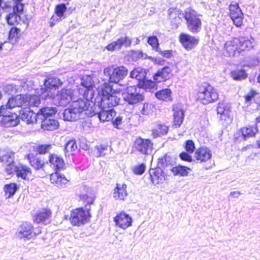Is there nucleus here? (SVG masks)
I'll return each mask as SVG.
<instances>
[{
  "label": "nucleus",
  "mask_w": 260,
  "mask_h": 260,
  "mask_svg": "<svg viewBox=\"0 0 260 260\" xmlns=\"http://www.w3.org/2000/svg\"><path fill=\"white\" fill-rule=\"evenodd\" d=\"M77 148V145L76 141L74 140H70L67 142L64 147V151L66 153H71L75 151Z\"/></svg>",
  "instance_id": "obj_48"
},
{
  "label": "nucleus",
  "mask_w": 260,
  "mask_h": 260,
  "mask_svg": "<svg viewBox=\"0 0 260 260\" xmlns=\"http://www.w3.org/2000/svg\"><path fill=\"white\" fill-rule=\"evenodd\" d=\"M146 170V165L144 163L133 166L132 170L134 174L138 175L143 174Z\"/></svg>",
  "instance_id": "obj_49"
},
{
  "label": "nucleus",
  "mask_w": 260,
  "mask_h": 260,
  "mask_svg": "<svg viewBox=\"0 0 260 260\" xmlns=\"http://www.w3.org/2000/svg\"><path fill=\"white\" fill-rule=\"evenodd\" d=\"M185 150L188 153H192L194 149V144L193 142L191 140H187L186 141L185 146Z\"/></svg>",
  "instance_id": "obj_57"
},
{
  "label": "nucleus",
  "mask_w": 260,
  "mask_h": 260,
  "mask_svg": "<svg viewBox=\"0 0 260 260\" xmlns=\"http://www.w3.org/2000/svg\"><path fill=\"white\" fill-rule=\"evenodd\" d=\"M104 74L108 78L110 82L118 83L127 75V70L123 66L116 68L108 67L104 69Z\"/></svg>",
  "instance_id": "obj_7"
},
{
  "label": "nucleus",
  "mask_w": 260,
  "mask_h": 260,
  "mask_svg": "<svg viewBox=\"0 0 260 260\" xmlns=\"http://www.w3.org/2000/svg\"><path fill=\"white\" fill-rule=\"evenodd\" d=\"M23 12L14 11L8 14L6 17L7 22L10 25H15L21 21L20 15Z\"/></svg>",
  "instance_id": "obj_37"
},
{
  "label": "nucleus",
  "mask_w": 260,
  "mask_h": 260,
  "mask_svg": "<svg viewBox=\"0 0 260 260\" xmlns=\"http://www.w3.org/2000/svg\"><path fill=\"white\" fill-rule=\"evenodd\" d=\"M230 15L234 24L240 27L242 25L243 19V14L239 5L237 3H232L229 6Z\"/></svg>",
  "instance_id": "obj_13"
},
{
  "label": "nucleus",
  "mask_w": 260,
  "mask_h": 260,
  "mask_svg": "<svg viewBox=\"0 0 260 260\" xmlns=\"http://www.w3.org/2000/svg\"><path fill=\"white\" fill-rule=\"evenodd\" d=\"M241 132L243 137L246 138L254 136L257 129L255 126H248L241 128Z\"/></svg>",
  "instance_id": "obj_44"
},
{
  "label": "nucleus",
  "mask_w": 260,
  "mask_h": 260,
  "mask_svg": "<svg viewBox=\"0 0 260 260\" xmlns=\"http://www.w3.org/2000/svg\"><path fill=\"white\" fill-rule=\"evenodd\" d=\"M80 199L81 200L87 203L88 205L92 204L94 199L91 193H84L80 194Z\"/></svg>",
  "instance_id": "obj_54"
},
{
  "label": "nucleus",
  "mask_w": 260,
  "mask_h": 260,
  "mask_svg": "<svg viewBox=\"0 0 260 260\" xmlns=\"http://www.w3.org/2000/svg\"><path fill=\"white\" fill-rule=\"evenodd\" d=\"M217 90L210 84L204 83L199 86L197 99L201 103L206 105L213 103L218 99Z\"/></svg>",
  "instance_id": "obj_4"
},
{
  "label": "nucleus",
  "mask_w": 260,
  "mask_h": 260,
  "mask_svg": "<svg viewBox=\"0 0 260 260\" xmlns=\"http://www.w3.org/2000/svg\"><path fill=\"white\" fill-rule=\"evenodd\" d=\"M180 157L183 160L190 162L192 161V157L188 153L186 152H182L180 154Z\"/></svg>",
  "instance_id": "obj_60"
},
{
  "label": "nucleus",
  "mask_w": 260,
  "mask_h": 260,
  "mask_svg": "<svg viewBox=\"0 0 260 260\" xmlns=\"http://www.w3.org/2000/svg\"><path fill=\"white\" fill-rule=\"evenodd\" d=\"M101 110L98 113V117L103 122L113 120L116 115L114 110H111L107 108H101Z\"/></svg>",
  "instance_id": "obj_34"
},
{
  "label": "nucleus",
  "mask_w": 260,
  "mask_h": 260,
  "mask_svg": "<svg viewBox=\"0 0 260 260\" xmlns=\"http://www.w3.org/2000/svg\"><path fill=\"white\" fill-rule=\"evenodd\" d=\"M173 123L176 127H179L184 119V113L182 106L180 104L173 105Z\"/></svg>",
  "instance_id": "obj_19"
},
{
  "label": "nucleus",
  "mask_w": 260,
  "mask_h": 260,
  "mask_svg": "<svg viewBox=\"0 0 260 260\" xmlns=\"http://www.w3.org/2000/svg\"><path fill=\"white\" fill-rule=\"evenodd\" d=\"M23 1V0H11L13 11L23 12L24 9Z\"/></svg>",
  "instance_id": "obj_50"
},
{
  "label": "nucleus",
  "mask_w": 260,
  "mask_h": 260,
  "mask_svg": "<svg viewBox=\"0 0 260 260\" xmlns=\"http://www.w3.org/2000/svg\"><path fill=\"white\" fill-rule=\"evenodd\" d=\"M126 185L124 183H117L113 191V198L117 200L124 201L127 196Z\"/></svg>",
  "instance_id": "obj_27"
},
{
  "label": "nucleus",
  "mask_w": 260,
  "mask_h": 260,
  "mask_svg": "<svg viewBox=\"0 0 260 260\" xmlns=\"http://www.w3.org/2000/svg\"><path fill=\"white\" fill-rule=\"evenodd\" d=\"M161 172L160 169L152 170L150 171L151 180L153 184H157L162 181L164 176L161 174Z\"/></svg>",
  "instance_id": "obj_38"
},
{
  "label": "nucleus",
  "mask_w": 260,
  "mask_h": 260,
  "mask_svg": "<svg viewBox=\"0 0 260 260\" xmlns=\"http://www.w3.org/2000/svg\"><path fill=\"white\" fill-rule=\"evenodd\" d=\"M50 179L51 182L58 188L65 187L69 181L64 175L60 174L57 172L52 173Z\"/></svg>",
  "instance_id": "obj_25"
},
{
  "label": "nucleus",
  "mask_w": 260,
  "mask_h": 260,
  "mask_svg": "<svg viewBox=\"0 0 260 260\" xmlns=\"http://www.w3.org/2000/svg\"><path fill=\"white\" fill-rule=\"evenodd\" d=\"M19 116L27 124L35 123L38 119L36 114L29 108L21 109Z\"/></svg>",
  "instance_id": "obj_22"
},
{
  "label": "nucleus",
  "mask_w": 260,
  "mask_h": 260,
  "mask_svg": "<svg viewBox=\"0 0 260 260\" xmlns=\"http://www.w3.org/2000/svg\"><path fill=\"white\" fill-rule=\"evenodd\" d=\"M81 85L88 89H91L93 85V80L91 77L89 76H84L81 80Z\"/></svg>",
  "instance_id": "obj_51"
},
{
  "label": "nucleus",
  "mask_w": 260,
  "mask_h": 260,
  "mask_svg": "<svg viewBox=\"0 0 260 260\" xmlns=\"http://www.w3.org/2000/svg\"><path fill=\"white\" fill-rule=\"evenodd\" d=\"M62 85V82L56 77L48 78L44 80V87L38 89L37 93L42 96V98L47 99L52 97L53 94L51 88H57Z\"/></svg>",
  "instance_id": "obj_8"
},
{
  "label": "nucleus",
  "mask_w": 260,
  "mask_h": 260,
  "mask_svg": "<svg viewBox=\"0 0 260 260\" xmlns=\"http://www.w3.org/2000/svg\"><path fill=\"white\" fill-rule=\"evenodd\" d=\"M75 94L76 100H81L88 101L90 103L89 100H92L93 95V91L91 89H88L84 86H80L78 91L74 92Z\"/></svg>",
  "instance_id": "obj_23"
},
{
  "label": "nucleus",
  "mask_w": 260,
  "mask_h": 260,
  "mask_svg": "<svg viewBox=\"0 0 260 260\" xmlns=\"http://www.w3.org/2000/svg\"><path fill=\"white\" fill-rule=\"evenodd\" d=\"M126 91L124 100L129 104H136L144 99V95L137 91V88L135 86L127 87Z\"/></svg>",
  "instance_id": "obj_12"
},
{
  "label": "nucleus",
  "mask_w": 260,
  "mask_h": 260,
  "mask_svg": "<svg viewBox=\"0 0 260 260\" xmlns=\"http://www.w3.org/2000/svg\"><path fill=\"white\" fill-rule=\"evenodd\" d=\"M172 76V70L170 67L166 66L157 71L153 76V79L156 82H160L169 79Z\"/></svg>",
  "instance_id": "obj_21"
},
{
  "label": "nucleus",
  "mask_w": 260,
  "mask_h": 260,
  "mask_svg": "<svg viewBox=\"0 0 260 260\" xmlns=\"http://www.w3.org/2000/svg\"><path fill=\"white\" fill-rule=\"evenodd\" d=\"M16 175L23 179L28 180L31 177V171L28 167L21 164H18Z\"/></svg>",
  "instance_id": "obj_32"
},
{
  "label": "nucleus",
  "mask_w": 260,
  "mask_h": 260,
  "mask_svg": "<svg viewBox=\"0 0 260 260\" xmlns=\"http://www.w3.org/2000/svg\"><path fill=\"white\" fill-rule=\"evenodd\" d=\"M190 170L189 168L182 166H177L171 169V171L174 175L182 176H187L188 174V171Z\"/></svg>",
  "instance_id": "obj_41"
},
{
  "label": "nucleus",
  "mask_w": 260,
  "mask_h": 260,
  "mask_svg": "<svg viewBox=\"0 0 260 260\" xmlns=\"http://www.w3.org/2000/svg\"><path fill=\"white\" fill-rule=\"evenodd\" d=\"M158 52H159L163 56L166 57H169L171 55V52L169 50L162 51L159 48V51Z\"/></svg>",
  "instance_id": "obj_62"
},
{
  "label": "nucleus",
  "mask_w": 260,
  "mask_h": 260,
  "mask_svg": "<svg viewBox=\"0 0 260 260\" xmlns=\"http://www.w3.org/2000/svg\"><path fill=\"white\" fill-rule=\"evenodd\" d=\"M58 126V122L52 117L41 120V127L44 130L54 131Z\"/></svg>",
  "instance_id": "obj_33"
},
{
  "label": "nucleus",
  "mask_w": 260,
  "mask_h": 260,
  "mask_svg": "<svg viewBox=\"0 0 260 260\" xmlns=\"http://www.w3.org/2000/svg\"><path fill=\"white\" fill-rule=\"evenodd\" d=\"M49 162L50 166L55 171L62 169L65 166V163L62 157L57 154H50Z\"/></svg>",
  "instance_id": "obj_26"
},
{
  "label": "nucleus",
  "mask_w": 260,
  "mask_h": 260,
  "mask_svg": "<svg viewBox=\"0 0 260 260\" xmlns=\"http://www.w3.org/2000/svg\"><path fill=\"white\" fill-rule=\"evenodd\" d=\"M20 31V29L16 27L12 28L9 32L10 40H11L12 42L15 41L16 39L18 37Z\"/></svg>",
  "instance_id": "obj_56"
},
{
  "label": "nucleus",
  "mask_w": 260,
  "mask_h": 260,
  "mask_svg": "<svg viewBox=\"0 0 260 260\" xmlns=\"http://www.w3.org/2000/svg\"><path fill=\"white\" fill-rule=\"evenodd\" d=\"M179 41L186 50H190L197 46L199 39L186 33H181L179 36Z\"/></svg>",
  "instance_id": "obj_14"
},
{
  "label": "nucleus",
  "mask_w": 260,
  "mask_h": 260,
  "mask_svg": "<svg viewBox=\"0 0 260 260\" xmlns=\"http://www.w3.org/2000/svg\"><path fill=\"white\" fill-rule=\"evenodd\" d=\"M212 156L211 150L207 147H202L197 150L194 153V157L198 160L201 162L207 161Z\"/></svg>",
  "instance_id": "obj_28"
},
{
  "label": "nucleus",
  "mask_w": 260,
  "mask_h": 260,
  "mask_svg": "<svg viewBox=\"0 0 260 260\" xmlns=\"http://www.w3.org/2000/svg\"><path fill=\"white\" fill-rule=\"evenodd\" d=\"M56 112L57 110L55 107H44L39 110L36 114V116L38 119L42 120L53 117Z\"/></svg>",
  "instance_id": "obj_24"
},
{
  "label": "nucleus",
  "mask_w": 260,
  "mask_h": 260,
  "mask_svg": "<svg viewBox=\"0 0 260 260\" xmlns=\"http://www.w3.org/2000/svg\"><path fill=\"white\" fill-rule=\"evenodd\" d=\"M174 162V158L166 154L158 159V166L159 168H165L170 165H172Z\"/></svg>",
  "instance_id": "obj_43"
},
{
  "label": "nucleus",
  "mask_w": 260,
  "mask_h": 260,
  "mask_svg": "<svg viewBox=\"0 0 260 260\" xmlns=\"http://www.w3.org/2000/svg\"><path fill=\"white\" fill-rule=\"evenodd\" d=\"M169 18L174 27H177L183 18H185V12L182 13L179 10H173L170 12Z\"/></svg>",
  "instance_id": "obj_29"
},
{
  "label": "nucleus",
  "mask_w": 260,
  "mask_h": 260,
  "mask_svg": "<svg viewBox=\"0 0 260 260\" xmlns=\"http://www.w3.org/2000/svg\"><path fill=\"white\" fill-rule=\"evenodd\" d=\"M153 106L148 103H144L141 110V113L144 115L150 114L153 111Z\"/></svg>",
  "instance_id": "obj_55"
},
{
  "label": "nucleus",
  "mask_w": 260,
  "mask_h": 260,
  "mask_svg": "<svg viewBox=\"0 0 260 260\" xmlns=\"http://www.w3.org/2000/svg\"><path fill=\"white\" fill-rule=\"evenodd\" d=\"M139 85L141 87L151 89H154L156 86V84L150 80H147L145 78L139 82Z\"/></svg>",
  "instance_id": "obj_47"
},
{
  "label": "nucleus",
  "mask_w": 260,
  "mask_h": 260,
  "mask_svg": "<svg viewBox=\"0 0 260 260\" xmlns=\"http://www.w3.org/2000/svg\"><path fill=\"white\" fill-rule=\"evenodd\" d=\"M231 74L233 79L237 81L242 80L247 77L246 72L243 70L232 71Z\"/></svg>",
  "instance_id": "obj_45"
},
{
  "label": "nucleus",
  "mask_w": 260,
  "mask_h": 260,
  "mask_svg": "<svg viewBox=\"0 0 260 260\" xmlns=\"http://www.w3.org/2000/svg\"><path fill=\"white\" fill-rule=\"evenodd\" d=\"M19 123L18 116L16 114L3 116L2 120V124L5 127L15 126Z\"/></svg>",
  "instance_id": "obj_31"
},
{
  "label": "nucleus",
  "mask_w": 260,
  "mask_h": 260,
  "mask_svg": "<svg viewBox=\"0 0 260 260\" xmlns=\"http://www.w3.org/2000/svg\"><path fill=\"white\" fill-rule=\"evenodd\" d=\"M24 106L38 107L41 100L39 96L34 94L24 95Z\"/></svg>",
  "instance_id": "obj_35"
},
{
  "label": "nucleus",
  "mask_w": 260,
  "mask_h": 260,
  "mask_svg": "<svg viewBox=\"0 0 260 260\" xmlns=\"http://www.w3.org/2000/svg\"><path fill=\"white\" fill-rule=\"evenodd\" d=\"M136 149L143 154H149L152 152L153 144L149 139L138 138L135 142Z\"/></svg>",
  "instance_id": "obj_16"
},
{
  "label": "nucleus",
  "mask_w": 260,
  "mask_h": 260,
  "mask_svg": "<svg viewBox=\"0 0 260 260\" xmlns=\"http://www.w3.org/2000/svg\"><path fill=\"white\" fill-rule=\"evenodd\" d=\"M114 221L116 226L126 230L132 225L133 219L128 214L121 212L114 217Z\"/></svg>",
  "instance_id": "obj_15"
},
{
  "label": "nucleus",
  "mask_w": 260,
  "mask_h": 260,
  "mask_svg": "<svg viewBox=\"0 0 260 260\" xmlns=\"http://www.w3.org/2000/svg\"><path fill=\"white\" fill-rule=\"evenodd\" d=\"M24 94L17 95L9 100L6 107L9 109H13L16 107L24 106Z\"/></svg>",
  "instance_id": "obj_30"
},
{
  "label": "nucleus",
  "mask_w": 260,
  "mask_h": 260,
  "mask_svg": "<svg viewBox=\"0 0 260 260\" xmlns=\"http://www.w3.org/2000/svg\"><path fill=\"white\" fill-rule=\"evenodd\" d=\"M112 87L106 83L98 89L95 101L101 108H107L113 110V108L117 105L120 99L113 95Z\"/></svg>",
  "instance_id": "obj_2"
},
{
  "label": "nucleus",
  "mask_w": 260,
  "mask_h": 260,
  "mask_svg": "<svg viewBox=\"0 0 260 260\" xmlns=\"http://www.w3.org/2000/svg\"><path fill=\"white\" fill-rule=\"evenodd\" d=\"M148 43L157 51H159L158 39L155 36L150 37L148 38Z\"/></svg>",
  "instance_id": "obj_53"
},
{
  "label": "nucleus",
  "mask_w": 260,
  "mask_h": 260,
  "mask_svg": "<svg viewBox=\"0 0 260 260\" xmlns=\"http://www.w3.org/2000/svg\"><path fill=\"white\" fill-rule=\"evenodd\" d=\"M217 114L222 123L228 124L232 121L231 106L225 103H219L217 106Z\"/></svg>",
  "instance_id": "obj_11"
},
{
  "label": "nucleus",
  "mask_w": 260,
  "mask_h": 260,
  "mask_svg": "<svg viewBox=\"0 0 260 260\" xmlns=\"http://www.w3.org/2000/svg\"><path fill=\"white\" fill-rule=\"evenodd\" d=\"M51 214L49 209H42L34 216V221L37 223L47 224L50 222Z\"/></svg>",
  "instance_id": "obj_20"
},
{
  "label": "nucleus",
  "mask_w": 260,
  "mask_h": 260,
  "mask_svg": "<svg viewBox=\"0 0 260 260\" xmlns=\"http://www.w3.org/2000/svg\"><path fill=\"white\" fill-rule=\"evenodd\" d=\"M62 20V18L58 17L57 15H53L52 16L50 19V26L52 27L56 23L60 22Z\"/></svg>",
  "instance_id": "obj_59"
},
{
  "label": "nucleus",
  "mask_w": 260,
  "mask_h": 260,
  "mask_svg": "<svg viewBox=\"0 0 260 260\" xmlns=\"http://www.w3.org/2000/svg\"><path fill=\"white\" fill-rule=\"evenodd\" d=\"M89 209L85 207L76 208L71 211L70 221L74 226H80L88 222L90 220Z\"/></svg>",
  "instance_id": "obj_6"
},
{
  "label": "nucleus",
  "mask_w": 260,
  "mask_h": 260,
  "mask_svg": "<svg viewBox=\"0 0 260 260\" xmlns=\"http://www.w3.org/2000/svg\"><path fill=\"white\" fill-rule=\"evenodd\" d=\"M253 47V42L245 36L234 38L224 43L223 54L226 56H234L236 52L250 50Z\"/></svg>",
  "instance_id": "obj_1"
},
{
  "label": "nucleus",
  "mask_w": 260,
  "mask_h": 260,
  "mask_svg": "<svg viewBox=\"0 0 260 260\" xmlns=\"http://www.w3.org/2000/svg\"><path fill=\"white\" fill-rule=\"evenodd\" d=\"M32 230V226L30 223L24 222L18 228L16 235L20 239H30L35 236Z\"/></svg>",
  "instance_id": "obj_17"
},
{
  "label": "nucleus",
  "mask_w": 260,
  "mask_h": 260,
  "mask_svg": "<svg viewBox=\"0 0 260 260\" xmlns=\"http://www.w3.org/2000/svg\"><path fill=\"white\" fill-rule=\"evenodd\" d=\"M0 161L5 165V170L8 174L16 172L18 165L14 161V153L4 150H0Z\"/></svg>",
  "instance_id": "obj_10"
},
{
  "label": "nucleus",
  "mask_w": 260,
  "mask_h": 260,
  "mask_svg": "<svg viewBox=\"0 0 260 260\" xmlns=\"http://www.w3.org/2000/svg\"><path fill=\"white\" fill-rule=\"evenodd\" d=\"M168 131V127L164 124H158L153 131V134L157 135L166 134Z\"/></svg>",
  "instance_id": "obj_52"
},
{
  "label": "nucleus",
  "mask_w": 260,
  "mask_h": 260,
  "mask_svg": "<svg viewBox=\"0 0 260 260\" xmlns=\"http://www.w3.org/2000/svg\"><path fill=\"white\" fill-rule=\"evenodd\" d=\"M50 147L51 145H43L39 146L37 149V151L40 154L45 153L50 148Z\"/></svg>",
  "instance_id": "obj_58"
},
{
  "label": "nucleus",
  "mask_w": 260,
  "mask_h": 260,
  "mask_svg": "<svg viewBox=\"0 0 260 260\" xmlns=\"http://www.w3.org/2000/svg\"><path fill=\"white\" fill-rule=\"evenodd\" d=\"M17 189V184L15 183L6 184L4 187V191L6 198H10L13 197Z\"/></svg>",
  "instance_id": "obj_39"
},
{
  "label": "nucleus",
  "mask_w": 260,
  "mask_h": 260,
  "mask_svg": "<svg viewBox=\"0 0 260 260\" xmlns=\"http://www.w3.org/2000/svg\"><path fill=\"white\" fill-rule=\"evenodd\" d=\"M156 98L161 101H172V91L169 88L163 89L155 93Z\"/></svg>",
  "instance_id": "obj_36"
},
{
  "label": "nucleus",
  "mask_w": 260,
  "mask_h": 260,
  "mask_svg": "<svg viewBox=\"0 0 260 260\" xmlns=\"http://www.w3.org/2000/svg\"><path fill=\"white\" fill-rule=\"evenodd\" d=\"M146 74V73L143 69L137 68L131 72L130 77L136 79L140 82L145 78Z\"/></svg>",
  "instance_id": "obj_42"
},
{
  "label": "nucleus",
  "mask_w": 260,
  "mask_h": 260,
  "mask_svg": "<svg viewBox=\"0 0 260 260\" xmlns=\"http://www.w3.org/2000/svg\"><path fill=\"white\" fill-rule=\"evenodd\" d=\"M67 7L64 4H58L55 6L54 12L55 15H57L58 17L64 19L65 16H64V13L67 11Z\"/></svg>",
  "instance_id": "obj_46"
},
{
  "label": "nucleus",
  "mask_w": 260,
  "mask_h": 260,
  "mask_svg": "<svg viewBox=\"0 0 260 260\" xmlns=\"http://www.w3.org/2000/svg\"><path fill=\"white\" fill-rule=\"evenodd\" d=\"M8 108L6 107V105H3L0 108V116H4L5 114H7L6 110Z\"/></svg>",
  "instance_id": "obj_64"
},
{
  "label": "nucleus",
  "mask_w": 260,
  "mask_h": 260,
  "mask_svg": "<svg viewBox=\"0 0 260 260\" xmlns=\"http://www.w3.org/2000/svg\"><path fill=\"white\" fill-rule=\"evenodd\" d=\"M90 103L88 101L78 100L72 102L71 105L68 109L64 110L63 113L64 120L73 121L79 118L80 114L84 111L85 114L88 115V109Z\"/></svg>",
  "instance_id": "obj_3"
},
{
  "label": "nucleus",
  "mask_w": 260,
  "mask_h": 260,
  "mask_svg": "<svg viewBox=\"0 0 260 260\" xmlns=\"http://www.w3.org/2000/svg\"><path fill=\"white\" fill-rule=\"evenodd\" d=\"M13 89V86L11 84L7 85L4 87L5 91L9 94L11 93V92L12 91Z\"/></svg>",
  "instance_id": "obj_63"
},
{
  "label": "nucleus",
  "mask_w": 260,
  "mask_h": 260,
  "mask_svg": "<svg viewBox=\"0 0 260 260\" xmlns=\"http://www.w3.org/2000/svg\"><path fill=\"white\" fill-rule=\"evenodd\" d=\"M201 15L193 10L188 8L185 10V19L186 21L187 28L190 32L198 33L201 30Z\"/></svg>",
  "instance_id": "obj_5"
},
{
  "label": "nucleus",
  "mask_w": 260,
  "mask_h": 260,
  "mask_svg": "<svg viewBox=\"0 0 260 260\" xmlns=\"http://www.w3.org/2000/svg\"><path fill=\"white\" fill-rule=\"evenodd\" d=\"M76 101L74 91L71 89H62L53 98L54 104L57 106H65L70 103Z\"/></svg>",
  "instance_id": "obj_9"
},
{
  "label": "nucleus",
  "mask_w": 260,
  "mask_h": 260,
  "mask_svg": "<svg viewBox=\"0 0 260 260\" xmlns=\"http://www.w3.org/2000/svg\"><path fill=\"white\" fill-rule=\"evenodd\" d=\"M29 159V163L32 167H33L36 170H39L40 169L44 170V167L45 165V162L39 157H32Z\"/></svg>",
  "instance_id": "obj_40"
},
{
  "label": "nucleus",
  "mask_w": 260,
  "mask_h": 260,
  "mask_svg": "<svg viewBox=\"0 0 260 260\" xmlns=\"http://www.w3.org/2000/svg\"><path fill=\"white\" fill-rule=\"evenodd\" d=\"M123 117L121 116H118L114 120L112 121L114 126L119 128V125L122 123Z\"/></svg>",
  "instance_id": "obj_61"
},
{
  "label": "nucleus",
  "mask_w": 260,
  "mask_h": 260,
  "mask_svg": "<svg viewBox=\"0 0 260 260\" xmlns=\"http://www.w3.org/2000/svg\"><path fill=\"white\" fill-rule=\"evenodd\" d=\"M132 41L127 37H122L118 39L117 41H114L108 45L106 48L108 50L113 51L120 50L122 46L128 47L131 45Z\"/></svg>",
  "instance_id": "obj_18"
}]
</instances>
